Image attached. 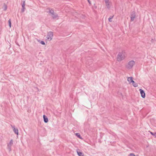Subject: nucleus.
<instances>
[{
	"label": "nucleus",
	"mask_w": 156,
	"mask_h": 156,
	"mask_svg": "<svg viewBox=\"0 0 156 156\" xmlns=\"http://www.w3.org/2000/svg\"><path fill=\"white\" fill-rule=\"evenodd\" d=\"M126 57L125 52L122 51L121 52H119L118 54L117 57V60L118 62H120L124 60Z\"/></svg>",
	"instance_id": "1"
},
{
	"label": "nucleus",
	"mask_w": 156,
	"mask_h": 156,
	"mask_svg": "<svg viewBox=\"0 0 156 156\" xmlns=\"http://www.w3.org/2000/svg\"><path fill=\"white\" fill-rule=\"evenodd\" d=\"M48 12L50 15L51 16V17L53 19H58V14L55 13L53 9L50 8H48Z\"/></svg>",
	"instance_id": "2"
},
{
	"label": "nucleus",
	"mask_w": 156,
	"mask_h": 156,
	"mask_svg": "<svg viewBox=\"0 0 156 156\" xmlns=\"http://www.w3.org/2000/svg\"><path fill=\"white\" fill-rule=\"evenodd\" d=\"M135 64V62L133 60L129 61L126 65V67L128 69H130L133 67Z\"/></svg>",
	"instance_id": "3"
},
{
	"label": "nucleus",
	"mask_w": 156,
	"mask_h": 156,
	"mask_svg": "<svg viewBox=\"0 0 156 156\" xmlns=\"http://www.w3.org/2000/svg\"><path fill=\"white\" fill-rule=\"evenodd\" d=\"M53 36V32L51 31H50L48 33L47 35V39L49 41L51 40Z\"/></svg>",
	"instance_id": "4"
},
{
	"label": "nucleus",
	"mask_w": 156,
	"mask_h": 156,
	"mask_svg": "<svg viewBox=\"0 0 156 156\" xmlns=\"http://www.w3.org/2000/svg\"><path fill=\"white\" fill-rule=\"evenodd\" d=\"M105 5L107 8L109 9L111 5L112 2L110 0H104Z\"/></svg>",
	"instance_id": "5"
},
{
	"label": "nucleus",
	"mask_w": 156,
	"mask_h": 156,
	"mask_svg": "<svg viewBox=\"0 0 156 156\" xmlns=\"http://www.w3.org/2000/svg\"><path fill=\"white\" fill-rule=\"evenodd\" d=\"M13 144V140H12V139H11L10 140L9 143V144H8L7 145L9 151H10L11 150V147Z\"/></svg>",
	"instance_id": "6"
},
{
	"label": "nucleus",
	"mask_w": 156,
	"mask_h": 156,
	"mask_svg": "<svg viewBox=\"0 0 156 156\" xmlns=\"http://www.w3.org/2000/svg\"><path fill=\"white\" fill-rule=\"evenodd\" d=\"M12 128L13 129V130L14 133L16 134L17 135H19L18 130L17 129L15 128V126H13L12 125H11Z\"/></svg>",
	"instance_id": "7"
},
{
	"label": "nucleus",
	"mask_w": 156,
	"mask_h": 156,
	"mask_svg": "<svg viewBox=\"0 0 156 156\" xmlns=\"http://www.w3.org/2000/svg\"><path fill=\"white\" fill-rule=\"evenodd\" d=\"M139 90L140 91V93L141 97L143 98H145V94L144 90L141 89H140Z\"/></svg>",
	"instance_id": "8"
},
{
	"label": "nucleus",
	"mask_w": 156,
	"mask_h": 156,
	"mask_svg": "<svg viewBox=\"0 0 156 156\" xmlns=\"http://www.w3.org/2000/svg\"><path fill=\"white\" fill-rule=\"evenodd\" d=\"M136 14L135 12H133V13L131 15V21H133L135 17Z\"/></svg>",
	"instance_id": "9"
},
{
	"label": "nucleus",
	"mask_w": 156,
	"mask_h": 156,
	"mask_svg": "<svg viewBox=\"0 0 156 156\" xmlns=\"http://www.w3.org/2000/svg\"><path fill=\"white\" fill-rule=\"evenodd\" d=\"M133 77H128L127 78V81L129 82V83H130L131 82H134V81L132 79Z\"/></svg>",
	"instance_id": "10"
},
{
	"label": "nucleus",
	"mask_w": 156,
	"mask_h": 156,
	"mask_svg": "<svg viewBox=\"0 0 156 156\" xmlns=\"http://www.w3.org/2000/svg\"><path fill=\"white\" fill-rule=\"evenodd\" d=\"M43 117L44 119V122L45 123H47L48 122V118L45 115H43Z\"/></svg>",
	"instance_id": "11"
},
{
	"label": "nucleus",
	"mask_w": 156,
	"mask_h": 156,
	"mask_svg": "<svg viewBox=\"0 0 156 156\" xmlns=\"http://www.w3.org/2000/svg\"><path fill=\"white\" fill-rule=\"evenodd\" d=\"M77 152L78 155L79 156H84V154H83V153L81 152H79L77 150Z\"/></svg>",
	"instance_id": "12"
},
{
	"label": "nucleus",
	"mask_w": 156,
	"mask_h": 156,
	"mask_svg": "<svg viewBox=\"0 0 156 156\" xmlns=\"http://www.w3.org/2000/svg\"><path fill=\"white\" fill-rule=\"evenodd\" d=\"M75 134L80 139H82V138L79 133H75Z\"/></svg>",
	"instance_id": "13"
},
{
	"label": "nucleus",
	"mask_w": 156,
	"mask_h": 156,
	"mask_svg": "<svg viewBox=\"0 0 156 156\" xmlns=\"http://www.w3.org/2000/svg\"><path fill=\"white\" fill-rule=\"evenodd\" d=\"M7 5L5 4H4L3 6V8L4 9V10H6L7 9Z\"/></svg>",
	"instance_id": "14"
},
{
	"label": "nucleus",
	"mask_w": 156,
	"mask_h": 156,
	"mask_svg": "<svg viewBox=\"0 0 156 156\" xmlns=\"http://www.w3.org/2000/svg\"><path fill=\"white\" fill-rule=\"evenodd\" d=\"M133 83V86L134 87H138V84L137 83H135V82L134 81L133 83V82H131Z\"/></svg>",
	"instance_id": "15"
},
{
	"label": "nucleus",
	"mask_w": 156,
	"mask_h": 156,
	"mask_svg": "<svg viewBox=\"0 0 156 156\" xmlns=\"http://www.w3.org/2000/svg\"><path fill=\"white\" fill-rule=\"evenodd\" d=\"M113 17V16H110L108 18V21L110 22H111L112 21V19Z\"/></svg>",
	"instance_id": "16"
},
{
	"label": "nucleus",
	"mask_w": 156,
	"mask_h": 156,
	"mask_svg": "<svg viewBox=\"0 0 156 156\" xmlns=\"http://www.w3.org/2000/svg\"><path fill=\"white\" fill-rule=\"evenodd\" d=\"M8 23H9V26L11 28V21H10V19H9V20Z\"/></svg>",
	"instance_id": "17"
},
{
	"label": "nucleus",
	"mask_w": 156,
	"mask_h": 156,
	"mask_svg": "<svg viewBox=\"0 0 156 156\" xmlns=\"http://www.w3.org/2000/svg\"><path fill=\"white\" fill-rule=\"evenodd\" d=\"M150 133L152 135H153L156 138V132L155 133H154L152 132H150Z\"/></svg>",
	"instance_id": "18"
},
{
	"label": "nucleus",
	"mask_w": 156,
	"mask_h": 156,
	"mask_svg": "<svg viewBox=\"0 0 156 156\" xmlns=\"http://www.w3.org/2000/svg\"><path fill=\"white\" fill-rule=\"evenodd\" d=\"M25 1H23V3H22V7H24L25 6Z\"/></svg>",
	"instance_id": "19"
},
{
	"label": "nucleus",
	"mask_w": 156,
	"mask_h": 156,
	"mask_svg": "<svg viewBox=\"0 0 156 156\" xmlns=\"http://www.w3.org/2000/svg\"><path fill=\"white\" fill-rule=\"evenodd\" d=\"M129 156H135L133 153H130L129 155Z\"/></svg>",
	"instance_id": "20"
},
{
	"label": "nucleus",
	"mask_w": 156,
	"mask_h": 156,
	"mask_svg": "<svg viewBox=\"0 0 156 156\" xmlns=\"http://www.w3.org/2000/svg\"><path fill=\"white\" fill-rule=\"evenodd\" d=\"M25 9V7H22V9L21 10L22 12H23L24 11Z\"/></svg>",
	"instance_id": "21"
},
{
	"label": "nucleus",
	"mask_w": 156,
	"mask_h": 156,
	"mask_svg": "<svg viewBox=\"0 0 156 156\" xmlns=\"http://www.w3.org/2000/svg\"><path fill=\"white\" fill-rule=\"evenodd\" d=\"M40 43L42 44H43V45H45V42H44V41H41V42H40Z\"/></svg>",
	"instance_id": "22"
},
{
	"label": "nucleus",
	"mask_w": 156,
	"mask_h": 156,
	"mask_svg": "<svg viewBox=\"0 0 156 156\" xmlns=\"http://www.w3.org/2000/svg\"><path fill=\"white\" fill-rule=\"evenodd\" d=\"M89 3V4L90 5H91V3L90 2V0H87Z\"/></svg>",
	"instance_id": "23"
},
{
	"label": "nucleus",
	"mask_w": 156,
	"mask_h": 156,
	"mask_svg": "<svg viewBox=\"0 0 156 156\" xmlns=\"http://www.w3.org/2000/svg\"><path fill=\"white\" fill-rule=\"evenodd\" d=\"M69 35V34H66V36H68V35Z\"/></svg>",
	"instance_id": "24"
}]
</instances>
